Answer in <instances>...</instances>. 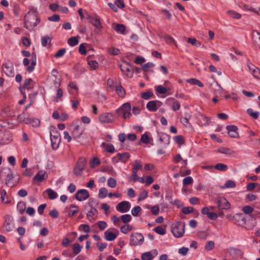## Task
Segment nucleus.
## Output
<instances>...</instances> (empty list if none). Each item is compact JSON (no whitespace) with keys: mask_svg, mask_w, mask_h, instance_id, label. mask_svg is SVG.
<instances>
[{"mask_svg":"<svg viewBox=\"0 0 260 260\" xmlns=\"http://www.w3.org/2000/svg\"><path fill=\"white\" fill-rule=\"evenodd\" d=\"M13 228V218L10 215H7L5 218V223L3 226L4 232H10Z\"/></svg>","mask_w":260,"mask_h":260,"instance_id":"10","label":"nucleus"},{"mask_svg":"<svg viewBox=\"0 0 260 260\" xmlns=\"http://www.w3.org/2000/svg\"><path fill=\"white\" fill-rule=\"evenodd\" d=\"M37 63V56L35 53L31 54V64L27 67V70L29 73L32 72Z\"/></svg>","mask_w":260,"mask_h":260,"instance_id":"24","label":"nucleus"},{"mask_svg":"<svg viewBox=\"0 0 260 260\" xmlns=\"http://www.w3.org/2000/svg\"><path fill=\"white\" fill-rule=\"evenodd\" d=\"M142 166L140 164L139 161L136 160L134 162L133 168L132 169V173H137L138 170L141 169Z\"/></svg>","mask_w":260,"mask_h":260,"instance_id":"36","label":"nucleus"},{"mask_svg":"<svg viewBox=\"0 0 260 260\" xmlns=\"http://www.w3.org/2000/svg\"><path fill=\"white\" fill-rule=\"evenodd\" d=\"M50 140L52 148L54 150L57 149L60 142V137L52 136L51 135Z\"/></svg>","mask_w":260,"mask_h":260,"instance_id":"21","label":"nucleus"},{"mask_svg":"<svg viewBox=\"0 0 260 260\" xmlns=\"http://www.w3.org/2000/svg\"><path fill=\"white\" fill-rule=\"evenodd\" d=\"M32 80L31 78H28L26 79L24 83V87L27 89H30L31 88V83Z\"/></svg>","mask_w":260,"mask_h":260,"instance_id":"60","label":"nucleus"},{"mask_svg":"<svg viewBox=\"0 0 260 260\" xmlns=\"http://www.w3.org/2000/svg\"><path fill=\"white\" fill-rule=\"evenodd\" d=\"M26 204L24 202H19L17 205V209L20 214H23L25 210Z\"/></svg>","mask_w":260,"mask_h":260,"instance_id":"35","label":"nucleus"},{"mask_svg":"<svg viewBox=\"0 0 260 260\" xmlns=\"http://www.w3.org/2000/svg\"><path fill=\"white\" fill-rule=\"evenodd\" d=\"M130 157V154L128 152L118 153L116 156L112 158V160L114 163H117L118 161L125 163Z\"/></svg>","mask_w":260,"mask_h":260,"instance_id":"7","label":"nucleus"},{"mask_svg":"<svg viewBox=\"0 0 260 260\" xmlns=\"http://www.w3.org/2000/svg\"><path fill=\"white\" fill-rule=\"evenodd\" d=\"M190 117L189 113H185L184 116L180 119L181 122L185 126H188L189 125V120Z\"/></svg>","mask_w":260,"mask_h":260,"instance_id":"31","label":"nucleus"},{"mask_svg":"<svg viewBox=\"0 0 260 260\" xmlns=\"http://www.w3.org/2000/svg\"><path fill=\"white\" fill-rule=\"evenodd\" d=\"M118 109H121V110L124 113L123 114V119L125 120L129 118L132 116V114L131 113V106L129 103H124L123 104L122 107H120Z\"/></svg>","mask_w":260,"mask_h":260,"instance_id":"14","label":"nucleus"},{"mask_svg":"<svg viewBox=\"0 0 260 260\" xmlns=\"http://www.w3.org/2000/svg\"><path fill=\"white\" fill-rule=\"evenodd\" d=\"M1 202L4 204H10L11 201L9 199L7 191L3 189L0 190Z\"/></svg>","mask_w":260,"mask_h":260,"instance_id":"25","label":"nucleus"},{"mask_svg":"<svg viewBox=\"0 0 260 260\" xmlns=\"http://www.w3.org/2000/svg\"><path fill=\"white\" fill-rule=\"evenodd\" d=\"M131 208V204L127 201H122L120 202L116 207L117 211L120 213H125L128 212Z\"/></svg>","mask_w":260,"mask_h":260,"instance_id":"11","label":"nucleus"},{"mask_svg":"<svg viewBox=\"0 0 260 260\" xmlns=\"http://www.w3.org/2000/svg\"><path fill=\"white\" fill-rule=\"evenodd\" d=\"M24 27L29 30H32L40 22L35 10L29 11L24 16Z\"/></svg>","mask_w":260,"mask_h":260,"instance_id":"1","label":"nucleus"},{"mask_svg":"<svg viewBox=\"0 0 260 260\" xmlns=\"http://www.w3.org/2000/svg\"><path fill=\"white\" fill-rule=\"evenodd\" d=\"M247 113L254 119H256L259 116V112L257 111L254 112L252 109H248L247 110Z\"/></svg>","mask_w":260,"mask_h":260,"instance_id":"43","label":"nucleus"},{"mask_svg":"<svg viewBox=\"0 0 260 260\" xmlns=\"http://www.w3.org/2000/svg\"><path fill=\"white\" fill-rule=\"evenodd\" d=\"M121 221H122L124 223H127L132 220V216L129 214L122 215L121 217Z\"/></svg>","mask_w":260,"mask_h":260,"instance_id":"47","label":"nucleus"},{"mask_svg":"<svg viewBox=\"0 0 260 260\" xmlns=\"http://www.w3.org/2000/svg\"><path fill=\"white\" fill-rule=\"evenodd\" d=\"M29 123L31 124L34 127H37L39 126L40 121L37 118H30V122H29Z\"/></svg>","mask_w":260,"mask_h":260,"instance_id":"62","label":"nucleus"},{"mask_svg":"<svg viewBox=\"0 0 260 260\" xmlns=\"http://www.w3.org/2000/svg\"><path fill=\"white\" fill-rule=\"evenodd\" d=\"M133 229V226L129 224H125L123 225L120 228V231L123 234H126L128 231H132Z\"/></svg>","mask_w":260,"mask_h":260,"instance_id":"41","label":"nucleus"},{"mask_svg":"<svg viewBox=\"0 0 260 260\" xmlns=\"http://www.w3.org/2000/svg\"><path fill=\"white\" fill-rule=\"evenodd\" d=\"M92 24L95 28L101 29L102 26L101 23L100 18L98 16L95 15V17L89 22Z\"/></svg>","mask_w":260,"mask_h":260,"instance_id":"26","label":"nucleus"},{"mask_svg":"<svg viewBox=\"0 0 260 260\" xmlns=\"http://www.w3.org/2000/svg\"><path fill=\"white\" fill-rule=\"evenodd\" d=\"M12 140V135L9 132H0V145L8 144Z\"/></svg>","mask_w":260,"mask_h":260,"instance_id":"6","label":"nucleus"},{"mask_svg":"<svg viewBox=\"0 0 260 260\" xmlns=\"http://www.w3.org/2000/svg\"><path fill=\"white\" fill-rule=\"evenodd\" d=\"M83 129L80 128L79 125H76L72 132V136L74 139H77L80 138L83 134Z\"/></svg>","mask_w":260,"mask_h":260,"instance_id":"23","label":"nucleus"},{"mask_svg":"<svg viewBox=\"0 0 260 260\" xmlns=\"http://www.w3.org/2000/svg\"><path fill=\"white\" fill-rule=\"evenodd\" d=\"M153 96V93L152 91H148L141 93V98L144 100H148Z\"/></svg>","mask_w":260,"mask_h":260,"instance_id":"50","label":"nucleus"},{"mask_svg":"<svg viewBox=\"0 0 260 260\" xmlns=\"http://www.w3.org/2000/svg\"><path fill=\"white\" fill-rule=\"evenodd\" d=\"M47 174L43 171H40L33 178L34 181L43 182L47 178Z\"/></svg>","mask_w":260,"mask_h":260,"instance_id":"19","label":"nucleus"},{"mask_svg":"<svg viewBox=\"0 0 260 260\" xmlns=\"http://www.w3.org/2000/svg\"><path fill=\"white\" fill-rule=\"evenodd\" d=\"M48 42L49 43L51 42V39L49 36H46L42 38L41 44L43 47L46 46Z\"/></svg>","mask_w":260,"mask_h":260,"instance_id":"49","label":"nucleus"},{"mask_svg":"<svg viewBox=\"0 0 260 260\" xmlns=\"http://www.w3.org/2000/svg\"><path fill=\"white\" fill-rule=\"evenodd\" d=\"M153 258L151 252H147L143 253L141 255L142 260H152Z\"/></svg>","mask_w":260,"mask_h":260,"instance_id":"44","label":"nucleus"},{"mask_svg":"<svg viewBox=\"0 0 260 260\" xmlns=\"http://www.w3.org/2000/svg\"><path fill=\"white\" fill-rule=\"evenodd\" d=\"M148 197V192L146 190H143L142 191V192L140 193L138 201H141L145 199Z\"/></svg>","mask_w":260,"mask_h":260,"instance_id":"48","label":"nucleus"},{"mask_svg":"<svg viewBox=\"0 0 260 260\" xmlns=\"http://www.w3.org/2000/svg\"><path fill=\"white\" fill-rule=\"evenodd\" d=\"M154 231L160 235H164L166 234V230L161 226H158L154 229Z\"/></svg>","mask_w":260,"mask_h":260,"instance_id":"51","label":"nucleus"},{"mask_svg":"<svg viewBox=\"0 0 260 260\" xmlns=\"http://www.w3.org/2000/svg\"><path fill=\"white\" fill-rule=\"evenodd\" d=\"M66 52V50L65 48H62L59 49L57 51V52L55 54L54 57L56 58H59L62 57Z\"/></svg>","mask_w":260,"mask_h":260,"instance_id":"61","label":"nucleus"},{"mask_svg":"<svg viewBox=\"0 0 260 260\" xmlns=\"http://www.w3.org/2000/svg\"><path fill=\"white\" fill-rule=\"evenodd\" d=\"M248 67L254 77L260 79V77L259 76L260 75V70L258 68L254 67L251 63L248 64Z\"/></svg>","mask_w":260,"mask_h":260,"instance_id":"22","label":"nucleus"},{"mask_svg":"<svg viewBox=\"0 0 260 260\" xmlns=\"http://www.w3.org/2000/svg\"><path fill=\"white\" fill-rule=\"evenodd\" d=\"M236 186V183L234 181L229 180L226 181L223 188H233Z\"/></svg>","mask_w":260,"mask_h":260,"instance_id":"55","label":"nucleus"},{"mask_svg":"<svg viewBox=\"0 0 260 260\" xmlns=\"http://www.w3.org/2000/svg\"><path fill=\"white\" fill-rule=\"evenodd\" d=\"M257 186H259L260 187V185L257 183H249L247 184L246 189L247 190L251 191Z\"/></svg>","mask_w":260,"mask_h":260,"instance_id":"64","label":"nucleus"},{"mask_svg":"<svg viewBox=\"0 0 260 260\" xmlns=\"http://www.w3.org/2000/svg\"><path fill=\"white\" fill-rule=\"evenodd\" d=\"M217 207L219 209L228 210L230 208V204L224 198H218L216 201Z\"/></svg>","mask_w":260,"mask_h":260,"instance_id":"13","label":"nucleus"},{"mask_svg":"<svg viewBox=\"0 0 260 260\" xmlns=\"http://www.w3.org/2000/svg\"><path fill=\"white\" fill-rule=\"evenodd\" d=\"M154 67V64L153 63L148 62L142 66V70L145 72H147L148 71L149 69L153 68Z\"/></svg>","mask_w":260,"mask_h":260,"instance_id":"63","label":"nucleus"},{"mask_svg":"<svg viewBox=\"0 0 260 260\" xmlns=\"http://www.w3.org/2000/svg\"><path fill=\"white\" fill-rule=\"evenodd\" d=\"M193 179L191 177H185L183 180V184L184 186L191 184L193 183Z\"/></svg>","mask_w":260,"mask_h":260,"instance_id":"57","label":"nucleus"},{"mask_svg":"<svg viewBox=\"0 0 260 260\" xmlns=\"http://www.w3.org/2000/svg\"><path fill=\"white\" fill-rule=\"evenodd\" d=\"M98 214V210L95 207L90 208V210L86 213V218L90 221H95Z\"/></svg>","mask_w":260,"mask_h":260,"instance_id":"18","label":"nucleus"},{"mask_svg":"<svg viewBox=\"0 0 260 260\" xmlns=\"http://www.w3.org/2000/svg\"><path fill=\"white\" fill-rule=\"evenodd\" d=\"M114 30L117 32L124 34L125 30V27L123 24H117L114 27Z\"/></svg>","mask_w":260,"mask_h":260,"instance_id":"40","label":"nucleus"},{"mask_svg":"<svg viewBox=\"0 0 260 260\" xmlns=\"http://www.w3.org/2000/svg\"><path fill=\"white\" fill-rule=\"evenodd\" d=\"M226 128L228 131V134L230 137L238 138L239 137L237 132L238 128L236 126L234 125H228Z\"/></svg>","mask_w":260,"mask_h":260,"instance_id":"20","label":"nucleus"},{"mask_svg":"<svg viewBox=\"0 0 260 260\" xmlns=\"http://www.w3.org/2000/svg\"><path fill=\"white\" fill-rule=\"evenodd\" d=\"M230 253L231 255L235 257H242L243 253L242 251L239 249L232 248L230 250Z\"/></svg>","mask_w":260,"mask_h":260,"instance_id":"28","label":"nucleus"},{"mask_svg":"<svg viewBox=\"0 0 260 260\" xmlns=\"http://www.w3.org/2000/svg\"><path fill=\"white\" fill-rule=\"evenodd\" d=\"M6 178V184L8 186L12 187L14 185L13 175L12 170L6 167L3 168L0 172V179Z\"/></svg>","mask_w":260,"mask_h":260,"instance_id":"2","label":"nucleus"},{"mask_svg":"<svg viewBox=\"0 0 260 260\" xmlns=\"http://www.w3.org/2000/svg\"><path fill=\"white\" fill-rule=\"evenodd\" d=\"M68 43L69 44V45L73 47L77 45L78 44L79 41L76 37H72L68 40Z\"/></svg>","mask_w":260,"mask_h":260,"instance_id":"45","label":"nucleus"},{"mask_svg":"<svg viewBox=\"0 0 260 260\" xmlns=\"http://www.w3.org/2000/svg\"><path fill=\"white\" fill-rule=\"evenodd\" d=\"M227 14L231 17L234 19H240L241 17V15L234 11V10H229L227 12Z\"/></svg>","mask_w":260,"mask_h":260,"instance_id":"33","label":"nucleus"},{"mask_svg":"<svg viewBox=\"0 0 260 260\" xmlns=\"http://www.w3.org/2000/svg\"><path fill=\"white\" fill-rule=\"evenodd\" d=\"M58 72L56 70L53 69L50 77V79L53 83L55 88H58L60 86V80L57 77Z\"/></svg>","mask_w":260,"mask_h":260,"instance_id":"17","label":"nucleus"},{"mask_svg":"<svg viewBox=\"0 0 260 260\" xmlns=\"http://www.w3.org/2000/svg\"><path fill=\"white\" fill-rule=\"evenodd\" d=\"M217 152L225 154H232L234 151L228 148L220 147L217 149Z\"/></svg>","mask_w":260,"mask_h":260,"instance_id":"37","label":"nucleus"},{"mask_svg":"<svg viewBox=\"0 0 260 260\" xmlns=\"http://www.w3.org/2000/svg\"><path fill=\"white\" fill-rule=\"evenodd\" d=\"M81 248L82 247L78 243H75L73 247L74 253L75 255L78 254L81 251Z\"/></svg>","mask_w":260,"mask_h":260,"instance_id":"58","label":"nucleus"},{"mask_svg":"<svg viewBox=\"0 0 260 260\" xmlns=\"http://www.w3.org/2000/svg\"><path fill=\"white\" fill-rule=\"evenodd\" d=\"M144 241V237L140 233L132 234L131 236L129 245L131 246H136L138 244H142Z\"/></svg>","mask_w":260,"mask_h":260,"instance_id":"5","label":"nucleus"},{"mask_svg":"<svg viewBox=\"0 0 260 260\" xmlns=\"http://www.w3.org/2000/svg\"><path fill=\"white\" fill-rule=\"evenodd\" d=\"M104 235L105 239L109 241H112L114 240L117 237V234H115L109 231H105L104 233Z\"/></svg>","mask_w":260,"mask_h":260,"instance_id":"27","label":"nucleus"},{"mask_svg":"<svg viewBox=\"0 0 260 260\" xmlns=\"http://www.w3.org/2000/svg\"><path fill=\"white\" fill-rule=\"evenodd\" d=\"M162 103L159 101H149L146 105V108L150 111L155 112L157 109L161 106Z\"/></svg>","mask_w":260,"mask_h":260,"instance_id":"12","label":"nucleus"},{"mask_svg":"<svg viewBox=\"0 0 260 260\" xmlns=\"http://www.w3.org/2000/svg\"><path fill=\"white\" fill-rule=\"evenodd\" d=\"M156 90L160 94H165L167 92V89L162 85H158L155 87Z\"/></svg>","mask_w":260,"mask_h":260,"instance_id":"56","label":"nucleus"},{"mask_svg":"<svg viewBox=\"0 0 260 260\" xmlns=\"http://www.w3.org/2000/svg\"><path fill=\"white\" fill-rule=\"evenodd\" d=\"M141 211V208L140 206H137L134 207L132 211V214L134 216H137L138 215L139 213Z\"/></svg>","mask_w":260,"mask_h":260,"instance_id":"54","label":"nucleus"},{"mask_svg":"<svg viewBox=\"0 0 260 260\" xmlns=\"http://www.w3.org/2000/svg\"><path fill=\"white\" fill-rule=\"evenodd\" d=\"M45 191L47 192L48 198L50 200H54L56 199L57 197V193L54 190H53L52 189L48 188L46 189Z\"/></svg>","mask_w":260,"mask_h":260,"instance_id":"38","label":"nucleus"},{"mask_svg":"<svg viewBox=\"0 0 260 260\" xmlns=\"http://www.w3.org/2000/svg\"><path fill=\"white\" fill-rule=\"evenodd\" d=\"M99 121L102 123H111L114 121V117L111 113H105L99 116Z\"/></svg>","mask_w":260,"mask_h":260,"instance_id":"8","label":"nucleus"},{"mask_svg":"<svg viewBox=\"0 0 260 260\" xmlns=\"http://www.w3.org/2000/svg\"><path fill=\"white\" fill-rule=\"evenodd\" d=\"M185 224L183 222H177L172 226V233L176 238L182 237L185 232Z\"/></svg>","mask_w":260,"mask_h":260,"instance_id":"3","label":"nucleus"},{"mask_svg":"<svg viewBox=\"0 0 260 260\" xmlns=\"http://www.w3.org/2000/svg\"><path fill=\"white\" fill-rule=\"evenodd\" d=\"M3 72L8 76L12 77L14 76L13 65L11 62L4 63L3 64Z\"/></svg>","mask_w":260,"mask_h":260,"instance_id":"15","label":"nucleus"},{"mask_svg":"<svg viewBox=\"0 0 260 260\" xmlns=\"http://www.w3.org/2000/svg\"><path fill=\"white\" fill-rule=\"evenodd\" d=\"M214 246L215 244L213 241H208L205 246V249L207 250H211L214 248Z\"/></svg>","mask_w":260,"mask_h":260,"instance_id":"52","label":"nucleus"},{"mask_svg":"<svg viewBox=\"0 0 260 260\" xmlns=\"http://www.w3.org/2000/svg\"><path fill=\"white\" fill-rule=\"evenodd\" d=\"M86 159L84 157H80L74 169L73 173L76 176H80L85 169Z\"/></svg>","mask_w":260,"mask_h":260,"instance_id":"4","label":"nucleus"},{"mask_svg":"<svg viewBox=\"0 0 260 260\" xmlns=\"http://www.w3.org/2000/svg\"><path fill=\"white\" fill-rule=\"evenodd\" d=\"M141 141L144 144H148L150 142V139L148 135L145 133L141 136Z\"/></svg>","mask_w":260,"mask_h":260,"instance_id":"59","label":"nucleus"},{"mask_svg":"<svg viewBox=\"0 0 260 260\" xmlns=\"http://www.w3.org/2000/svg\"><path fill=\"white\" fill-rule=\"evenodd\" d=\"M186 82L191 85H197L200 87H203V84L199 80L195 78L189 79L186 80Z\"/></svg>","mask_w":260,"mask_h":260,"instance_id":"34","label":"nucleus"},{"mask_svg":"<svg viewBox=\"0 0 260 260\" xmlns=\"http://www.w3.org/2000/svg\"><path fill=\"white\" fill-rule=\"evenodd\" d=\"M119 67L121 71L126 74L128 77H132L133 72H131V67L128 62L125 61L123 64L119 65Z\"/></svg>","mask_w":260,"mask_h":260,"instance_id":"16","label":"nucleus"},{"mask_svg":"<svg viewBox=\"0 0 260 260\" xmlns=\"http://www.w3.org/2000/svg\"><path fill=\"white\" fill-rule=\"evenodd\" d=\"M214 169L220 171H226L228 169V167L224 164L218 163L214 166Z\"/></svg>","mask_w":260,"mask_h":260,"instance_id":"39","label":"nucleus"},{"mask_svg":"<svg viewBox=\"0 0 260 260\" xmlns=\"http://www.w3.org/2000/svg\"><path fill=\"white\" fill-rule=\"evenodd\" d=\"M170 137L167 134H163L159 137V141L164 143L165 146H167L170 143Z\"/></svg>","mask_w":260,"mask_h":260,"instance_id":"29","label":"nucleus"},{"mask_svg":"<svg viewBox=\"0 0 260 260\" xmlns=\"http://www.w3.org/2000/svg\"><path fill=\"white\" fill-rule=\"evenodd\" d=\"M108 193V190L105 187H102L99 190V197L100 198H105Z\"/></svg>","mask_w":260,"mask_h":260,"instance_id":"46","label":"nucleus"},{"mask_svg":"<svg viewBox=\"0 0 260 260\" xmlns=\"http://www.w3.org/2000/svg\"><path fill=\"white\" fill-rule=\"evenodd\" d=\"M107 184L111 188L115 187L116 185V181L114 178H109L107 181Z\"/></svg>","mask_w":260,"mask_h":260,"instance_id":"53","label":"nucleus"},{"mask_svg":"<svg viewBox=\"0 0 260 260\" xmlns=\"http://www.w3.org/2000/svg\"><path fill=\"white\" fill-rule=\"evenodd\" d=\"M116 91L117 94L121 97H124L125 94V90L121 85L116 86Z\"/></svg>","mask_w":260,"mask_h":260,"instance_id":"42","label":"nucleus"},{"mask_svg":"<svg viewBox=\"0 0 260 260\" xmlns=\"http://www.w3.org/2000/svg\"><path fill=\"white\" fill-rule=\"evenodd\" d=\"M18 120L25 124H28L30 122V118L26 117V114L25 113H22L18 116Z\"/></svg>","mask_w":260,"mask_h":260,"instance_id":"30","label":"nucleus"},{"mask_svg":"<svg viewBox=\"0 0 260 260\" xmlns=\"http://www.w3.org/2000/svg\"><path fill=\"white\" fill-rule=\"evenodd\" d=\"M75 196L76 200L81 202L87 199L89 197V193L87 190L82 189L78 190L75 193Z\"/></svg>","mask_w":260,"mask_h":260,"instance_id":"9","label":"nucleus"},{"mask_svg":"<svg viewBox=\"0 0 260 260\" xmlns=\"http://www.w3.org/2000/svg\"><path fill=\"white\" fill-rule=\"evenodd\" d=\"M101 146L105 147L106 151L108 152L112 153L115 151V148L114 146L111 144H106V143L103 142L102 143Z\"/></svg>","mask_w":260,"mask_h":260,"instance_id":"32","label":"nucleus"}]
</instances>
